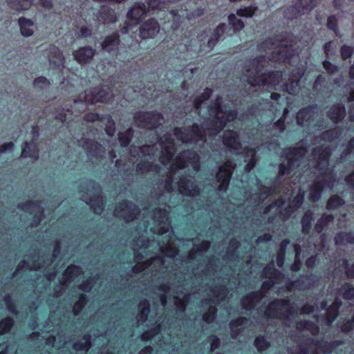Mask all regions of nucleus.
Here are the masks:
<instances>
[{
    "mask_svg": "<svg viewBox=\"0 0 354 354\" xmlns=\"http://www.w3.org/2000/svg\"><path fill=\"white\" fill-rule=\"evenodd\" d=\"M82 147L86 151L88 156L95 158H98L100 154L104 152V147L97 141L91 138L83 139Z\"/></svg>",
    "mask_w": 354,
    "mask_h": 354,
    "instance_id": "nucleus-20",
    "label": "nucleus"
},
{
    "mask_svg": "<svg viewBox=\"0 0 354 354\" xmlns=\"http://www.w3.org/2000/svg\"><path fill=\"white\" fill-rule=\"evenodd\" d=\"M261 276L265 279L279 280L282 278L283 273L275 268L273 263H270L263 268Z\"/></svg>",
    "mask_w": 354,
    "mask_h": 354,
    "instance_id": "nucleus-30",
    "label": "nucleus"
},
{
    "mask_svg": "<svg viewBox=\"0 0 354 354\" xmlns=\"http://www.w3.org/2000/svg\"><path fill=\"white\" fill-rule=\"evenodd\" d=\"M289 243L288 239H283L281 243L280 250L277 255V264L280 268L284 264L286 248Z\"/></svg>",
    "mask_w": 354,
    "mask_h": 354,
    "instance_id": "nucleus-52",
    "label": "nucleus"
},
{
    "mask_svg": "<svg viewBox=\"0 0 354 354\" xmlns=\"http://www.w3.org/2000/svg\"><path fill=\"white\" fill-rule=\"evenodd\" d=\"M18 24L20 28L21 34L25 37H28L32 35L34 31L32 27L34 26L33 20L21 17L18 19Z\"/></svg>",
    "mask_w": 354,
    "mask_h": 354,
    "instance_id": "nucleus-31",
    "label": "nucleus"
},
{
    "mask_svg": "<svg viewBox=\"0 0 354 354\" xmlns=\"http://www.w3.org/2000/svg\"><path fill=\"white\" fill-rule=\"evenodd\" d=\"M328 177H322V180H315L310 187L309 198L312 202H317L324 189L326 179Z\"/></svg>",
    "mask_w": 354,
    "mask_h": 354,
    "instance_id": "nucleus-28",
    "label": "nucleus"
},
{
    "mask_svg": "<svg viewBox=\"0 0 354 354\" xmlns=\"http://www.w3.org/2000/svg\"><path fill=\"white\" fill-rule=\"evenodd\" d=\"M264 297L265 292L263 290L251 291L241 298V306L245 310H251L254 308Z\"/></svg>",
    "mask_w": 354,
    "mask_h": 354,
    "instance_id": "nucleus-19",
    "label": "nucleus"
},
{
    "mask_svg": "<svg viewBox=\"0 0 354 354\" xmlns=\"http://www.w3.org/2000/svg\"><path fill=\"white\" fill-rule=\"evenodd\" d=\"M21 156L23 158H29L37 160L39 156V150L37 142L32 139L30 141H26L22 144Z\"/></svg>",
    "mask_w": 354,
    "mask_h": 354,
    "instance_id": "nucleus-25",
    "label": "nucleus"
},
{
    "mask_svg": "<svg viewBox=\"0 0 354 354\" xmlns=\"http://www.w3.org/2000/svg\"><path fill=\"white\" fill-rule=\"evenodd\" d=\"M318 0H297L293 5L285 8L283 14L288 19H297L310 12L317 5Z\"/></svg>",
    "mask_w": 354,
    "mask_h": 354,
    "instance_id": "nucleus-9",
    "label": "nucleus"
},
{
    "mask_svg": "<svg viewBox=\"0 0 354 354\" xmlns=\"http://www.w3.org/2000/svg\"><path fill=\"white\" fill-rule=\"evenodd\" d=\"M354 53V48L347 45H343L340 48V54L343 60H346L351 57Z\"/></svg>",
    "mask_w": 354,
    "mask_h": 354,
    "instance_id": "nucleus-64",
    "label": "nucleus"
},
{
    "mask_svg": "<svg viewBox=\"0 0 354 354\" xmlns=\"http://www.w3.org/2000/svg\"><path fill=\"white\" fill-rule=\"evenodd\" d=\"M160 30L158 21L154 18L149 19L143 22L139 28V35L142 39L153 38Z\"/></svg>",
    "mask_w": 354,
    "mask_h": 354,
    "instance_id": "nucleus-17",
    "label": "nucleus"
},
{
    "mask_svg": "<svg viewBox=\"0 0 354 354\" xmlns=\"http://www.w3.org/2000/svg\"><path fill=\"white\" fill-rule=\"evenodd\" d=\"M326 79L323 75H318L313 84V89L317 91H322L326 88Z\"/></svg>",
    "mask_w": 354,
    "mask_h": 354,
    "instance_id": "nucleus-61",
    "label": "nucleus"
},
{
    "mask_svg": "<svg viewBox=\"0 0 354 354\" xmlns=\"http://www.w3.org/2000/svg\"><path fill=\"white\" fill-rule=\"evenodd\" d=\"M160 170L158 165L155 164L153 162L144 160L138 162L136 165V171L139 173H144L145 171H158Z\"/></svg>",
    "mask_w": 354,
    "mask_h": 354,
    "instance_id": "nucleus-45",
    "label": "nucleus"
},
{
    "mask_svg": "<svg viewBox=\"0 0 354 354\" xmlns=\"http://www.w3.org/2000/svg\"><path fill=\"white\" fill-rule=\"evenodd\" d=\"M191 165L195 170L200 167V157L193 149H187L180 152L174 159V165L178 169H183Z\"/></svg>",
    "mask_w": 354,
    "mask_h": 354,
    "instance_id": "nucleus-13",
    "label": "nucleus"
},
{
    "mask_svg": "<svg viewBox=\"0 0 354 354\" xmlns=\"http://www.w3.org/2000/svg\"><path fill=\"white\" fill-rule=\"evenodd\" d=\"M3 302L5 303L6 306V308L8 309V310L14 314V315H18L19 314V311L17 308V305L15 304V302L14 301V300L12 299V297L10 296V295L9 294H7L3 299Z\"/></svg>",
    "mask_w": 354,
    "mask_h": 354,
    "instance_id": "nucleus-58",
    "label": "nucleus"
},
{
    "mask_svg": "<svg viewBox=\"0 0 354 354\" xmlns=\"http://www.w3.org/2000/svg\"><path fill=\"white\" fill-rule=\"evenodd\" d=\"M254 346L259 353H263L270 346V342L263 335H258L254 340Z\"/></svg>",
    "mask_w": 354,
    "mask_h": 354,
    "instance_id": "nucleus-47",
    "label": "nucleus"
},
{
    "mask_svg": "<svg viewBox=\"0 0 354 354\" xmlns=\"http://www.w3.org/2000/svg\"><path fill=\"white\" fill-rule=\"evenodd\" d=\"M174 133L178 140L183 142L197 143L199 141L205 142L207 140L205 130L197 123L192 124L185 131L182 128L175 127Z\"/></svg>",
    "mask_w": 354,
    "mask_h": 354,
    "instance_id": "nucleus-6",
    "label": "nucleus"
},
{
    "mask_svg": "<svg viewBox=\"0 0 354 354\" xmlns=\"http://www.w3.org/2000/svg\"><path fill=\"white\" fill-rule=\"evenodd\" d=\"M214 292L215 294L213 299H206L203 300V302L205 305H209L210 304H218L225 299L228 290L225 285L221 284L216 287ZM217 313L218 309L216 305H209L207 310L203 314V321L207 324L214 323L216 318Z\"/></svg>",
    "mask_w": 354,
    "mask_h": 354,
    "instance_id": "nucleus-5",
    "label": "nucleus"
},
{
    "mask_svg": "<svg viewBox=\"0 0 354 354\" xmlns=\"http://www.w3.org/2000/svg\"><path fill=\"white\" fill-rule=\"evenodd\" d=\"M342 296L344 299L350 300L354 297V287L350 283H345L341 288Z\"/></svg>",
    "mask_w": 354,
    "mask_h": 354,
    "instance_id": "nucleus-57",
    "label": "nucleus"
},
{
    "mask_svg": "<svg viewBox=\"0 0 354 354\" xmlns=\"http://www.w3.org/2000/svg\"><path fill=\"white\" fill-rule=\"evenodd\" d=\"M248 322V319L245 317H238L237 318L231 319L229 322V327L230 331H234V328H238L239 326L245 325Z\"/></svg>",
    "mask_w": 354,
    "mask_h": 354,
    "instance_id": "nucleus-62",
    "label": "nucleus"
},
{
    "mask_svg": "<svg viewBox=\"0 0 354 354\" xmlns=\"http://www.w3.org/2000/svg\"><path fill=\"white\" fill-rule=\"evenodd\" d=\"M266 57L259 55L251 60L250 66L244 68L247 83L252 87L266 86L271 90L276 89L282 80L283 71L270 70L261 73L264 68Z\"/></svg>",
    "mask_w": 354,
    "mask_h": 354,
    "instance_id": "nucleus-1",
    "label": "nucleus"
},
{
    "mask_svg": "<svg viewBox=\"0 0 354 354\" xmlns=\"http://www.w3.org/2000/svg\"><path fill=\"white\" fill-rule=\"evenodd\" d=\"M83 120L88 122H112L113 125H114V121L111 114H100L95 112H88L86 113L83 116Z\"/></svg>",
    "mask_w": 354,
    "mask_h": 354,
    "instance_id": "nucleus-29",
    "label": "nucleus"
},
{
    "mask_svg": "<svg viewBox=\"0 0 354 354\" xmlns=\"http://www.w3.org/2000/svg\"><path fill=\"white\" fill-rule=\"evenodd\" d=\"M15 321L12 317L7 316L0 321V335L8 333L14 326Z\"/></svg>",
    "mask_w": 354,
    "mask_h": 354,
    "instance_id": "nucleus-49",
    "label": "nucleus"
},
{
    "mask_svg": "<svg viewBox=\"0 0 354 354\" xmlns=\"http://www.w3.org/2000/svg\"><path fill=\"white\" fill-rule=\"evenodd\" d=\"M339 309L330 304L326 309V321L327 324H332L338 317Z\"/></svg>",
    "mask_w": 354,
    "mask_h": 354,
    "instance_id": "nucleus-55",
    "label": "nucleus"
},
{
    "mask_svg": "<svg viewBox=\"0 0 354 354\" xmlns=\"http://www.w3.org/2000/svg\"><path fill=\"white\" fill-rule=\"evenodd\" d=\"M138 206L131 201L123 199L115 207L114 215L121 218L125 222L133 221L140 214Z\"/></svg>",
    "mask_w": 354,
    "mask_h": 354,
    "instance_id": "nucleus-11",
    "label": "nucleus"
},
{
    "mask_svg": "<svg viewBox=\"0 0 354 354\" xmlns=\"http://www.w3.org/2000/svg\"><path fill=\"white\" fill-rule=\"evenodd\" d=\"M227 19L234 32H240L245 26L244 22L241 19H238L234 14H230Z\"/></svg>",
    "mask_w": 354,
    "mask_h": 354,
    "instance_id": "nucleus-50",
    "label": "nucleus"
},
{
    "mask_svg": "<svg viewBox=\"0 0 354 354\" xmlns=\"http://www.w3.org/2000/svg\"><path fill=\"white\" fill-rule=\"evenodd\" d=\"M326 26L328 30L333 31L336 36L340 37L338 21L335 15H330L327 19Z\"/></svg>",
    "mask_w": 354,
    "mask_h": 354,
    "instance_id": "nucleus-54",
    "label": "nucleus"
},
{
    "mask_svg": "<svg viewBox=\"0 0 354 354\" xmlns=\"http://www.w3.org/2000/svg\"><path fill=\"white\" fill-rule=\"evenodd\" d=\"M88 185L90 190L98 192L97 194H93L89 198V201L86 202L87 204L93 209L95 214L100 215L104 211L105 206V200L102 194V188L100 185L94 180H89Z\"/></svg>",
    "mask_w": 354,
    "mask_h": 354,
    "instance_id": "nucleus-14",
    "label": "nucleus"
},
{
    "mask_svg": "<svg viewBox=\"0 0 354 354\" xmlns=\"http://www.w3.org/2000/svg\"><path fill=\"white\" fill-rule=\"evenodd\" d=\"M240 245L239 241L236 239H232L229 242V246L227 250L228 256L234 257H237V250Z\"/></svg>",
    "mask_w": 354,
    "mask_h": 354,
    "instance_id": "nucleus-59",
    "label": "nucleus"
},
{
    "mask_svg": "<svg viewBox=\"0 0 354 354\" xmlns=\"http://www.w3.org/2000/svg\"><path fill=\"white\" fill-rule=\"evenodd\" d=\"M223 145L231 151H236L241 147L238 133L233 130H226L223 135Z\"/></svg>",
    "mask_w": 354,
    "mask_h": 354,
    "instance_id": "nucleus-24",
    "label": "nucleus"
},
{
    "mask_svg": "<svg viewBox=\"0 0 354 354\" xmlns=\"http://www.w3.org/2000/svg\"><path fill=\"white\" fill-rule=\"evenodd\" d=\"M314 344L321 349L324 354H329L334 349L343 344L342 340H333L330 342H326L321 345V342L319 340L313 342Z\"/></svg>",
    "mask_w": 354,
    "mask_h": 354,
    "instance_id": "nucleus-35",
    "label": "nucleus"
},
{
    "mask_svg": "<svg viewBox=\"0 0 354 354\" xmlns=\"http://www.w3.org/2000/svg\"><path fill=\"white\" fill-rule=\"evenodd\" d=\"M41 201L27 200L24 203H19L17 207L24 212L30 213V210L39 209L32 216V223L35 226L40 225L44 218V210L41 207Z\"/></svg>",
    "mask_w": 354,
    "mask_h": 354,
    "instance_id": "nucleus-15",
    "label": "nucleus"
},
{
    "mask_svg": "<svg viewBox=\"0 0 354 354\" xmlns=\"http://www.w3.org/2000/svg\"><path fill=\"white\" fill-rule=\"evenodd\" d=\"M228 120H226L224 116H219L216 114L214 119L211 121V124L213 128L212 130L215 134L219 133L226 127Z\"/></svg>",
    "mask_w": 354,
    "mask_h": 354,
    "instance_id": "nucleus-44",
    "label": "nucleus"
},
{
    "mask_svg": "<svg viewBox=\"0 0 354 354\" xmlns=\"http://www.w3.org/2000/svg\"><path fill=\"white\" fill-rule=\"evenodd\" d=\"M345 203L344 198L338 194L331 195L326 202V208L328 210H335Z\"/></svg>",
    "mask_w": 354,
    "mask_h": 354,
    "instance_id": "nucleus-41",
    "label": "nucleus"
},
{
    "mask_svg": "<svg viewBox=\"0 0 354 354\" xmlns=\"http://www.w3.org/2000/svg\"><path fill=\"white\" fill-rule=\"evenodd\" d=\"M335 219V216L331 214H323L322 216L317 221L314 230L319 234L322 232L324 229L329 223H332Z\"/></svg>",
    "mask_w": 354,
    "mask_h": 354,
    "instance_id": "nucleus-37",
    "label": "nucleus"
},
{
    "mask_svg": "<svg viewBox=\"0 0 354 354\" xmlns=\"http://www.w3.org/2000/svg\"><path fill=\"white\" fill-rule=\"evenodd\" d=\"M180 193L185 196L195 197L200 195L201 190L194 181L183 176L178 181Z\"/></svg>",
    "mask_w": 354,
    "mask_h": 354,
    "instance_id": "nucleus-18",
    "label": "nucleus"
},
{
    "mask_svg": "<svg viewBox=\"0 0 354 354\" xmlns=\"http://www.w3.org/2000/svg\"><path fill=\"white\" fill-rule=\"evenodd\" d=\"M10 9L16 11L29 10L33 3V0H6Z\"/></svg>",
    "mask_w": 354,
    "mask_h": 354,
    "instance_id": "nucleus-34",
    "label": "nucleus"
},
{
    "mask_svg": "<svg viewBox=\"0 0 354 354\" xmlns=\"http://www.w3.org/2000/svg\"><path fill=\"white\" fill-rule=\"evenodd\" d=\"M95 50L91 46H84L73 53L75 59L80 64H88L93 57Z\"/></svg>",
    "mask_w": 354,
    "mask_h": 354,
    "instance_id": "nucleus-23",
    "label": "nucleus"
},
{
    "mask_svg": "<svg viewBox=\"0 0 354 354\" xmlns=\"http://www.w3.org/2000/svg\"><path fill=\"white\" fill-rule=\"evenodd\" d=\"M296 328L298 330H308L313 335H317L319 332V326L315 322L307 319L297 322Z\"/></svg>",
    "mask_w": 354,
    "mask_h": 354,
    "instance_id": "nucleus-32",
    "label": "nucleus"
},
{
    "mask_svg": "<svg viewBox=\"0 0 354 354\" xmlns=\"http://www.w3.org/2000/svg\"><path fill=\"white\" fill-rule=\"evenodd\" d=\"M234 168L235 164L230 159L218 165L216 180L218 183L217 189L219 192H225L228 189Z\"/></svg>",
    "mask_w": 354,
    "mask_h": 354,
    "instance_id": "nucleus-10",
    "label": "nucleus"
},
{
    "mask_svg": "<svg viewBox=\"0 0 354 354\" xmlns=\"http://www.w3.org/2000/svg\"><path fill=\"white\" fill-rule=\"evenodd\" d=\"M149 9L168 12L173 17L172 28L177 29L185 19H190L189 10L182 0H146Z\"/></svg>",
    "mask_w": 354,
    "mask_h": 354,
    "instance_id": "nucleus-2",
    "label": "nucleus"
},
{
    "mask_svg": "<svg viewBox=\"0 0 354 354\" xmlns=\"http://www.w3.org/2000/svg\"><path fill=\"white\" fill-rule=\"evenodd\" d=\"M302 75L299 72H292L284 84L285 90L290 95L297 93Z\"/></svg>",
    "mask_w": 354,
    "mask_h": 354,
    "instance_id": "nucleus-27",
    "label": "nucleus"
},
{
    "mask_svg": "<svg viewBox=\"0 0 354 354\" xmlns=\"http://www.w3.org/2000/svg\"><path fill=\"white\" fill-rule=\"evenodd\" d=\"M88 301L86 295L80 293L77 296V301L74 304L73 313L75 316L80 315Z\"/></svg>",
    "mask_w": 354,
    "mask_h": 354,
    "instance_id": "nucleus-42",
    "label": "nucleus"
},
{
    "mask_svg": "<svg viewBox=\"0 0 354 354\" xmlns=\"http://www.w3.org/2000/svg\"><path fill=\"white\" fill-rule=\"evenodd\" d=\"M297 310L290 304L288 298L274 299L266 306L263 315L267 318L285 319L291 320V316L297 315Z\"/></svg>",
    "mask_w": 354,
    "mask_h": 354,
    "instance_id": "nucleus-3",
    "label": "nucleus"
},
{
    "mask_svg": "<svg viewBox=\"0 0 354 354\" xmlns=\"http://www.w3.org/2000/svg\"><path fill=\"white\" fill-rule=\"evenodd\" d=\"M313 220V213L310 210L305 212L301 218V232L304 234H308L312 227V221Z\"/></svg>",
    "mask_w": 354,
    "mask_h": 354,
    "instance_id": "nucleus-39",
    "label": "nucleus"
},
{
    "mask_svg": "<svg viewBox=\"0 0 354 354\" xmlns=\"http://www.w3.org/2000/svg\"><path fill=\"white\" fill-rule=\"evenodd\" d=\"M307 149L304 146L289 147L285 148L281 156L287 160V163L281 162L279 165V175L285 176L290 174L299 166L300 160L305 156Z\"/></svg>",
    "mask_w": 354,
    "mask_h": 354,
    "instance_id": "nucleus-4",
    "label": "nucleus"
},
{
    "mask_svg": "<svg viewBox=\"0 0 354 354\" xmlns=\"http://www.w3.org/2000/svg\"><path fill=\"white\" fill-rule=\"evenodd\" d=\"M225 29V24H220L218 26H217L207 41L208 48H209L211 50L214 48V47L220 40L222 35L224 34Z\"/></svg>",
    "mask_w": 354,
    "mask_h": 354,
    "instance_id": "nucleus-33",
    "label": "nucleus"
},
{
    "mask_svg": "<svg viewBox=\"0 0 354 354\" xmlns=\"http://www.w3.org/2000/svg\"><path fill=\"white\" fill-rule=\"evenodd\" d=\"M160 330V324H157L153 328L145 331L141 335L140 339L143 342H148L151 340L156 335Z\"/></svg>",
    "mask_w": 354,
    "mask_h": 354,
    "instance_id": "nucleus-56",
    "label": "nucleus"
},
{
    "mask_svg": "<svg viewBox=\"0 0 354 354\" xmlns=\"http://www.w3.org/2000/svg\"><path fill=\"white\" fill-rule=\"evenodd\" d=\"M336 245H343L346 243H354V233L353 232H339L335 236Z\"/></svg>",
    "mask_w": 354,
    "mask_h": 354,
    "instance_id": "nucleus-38",
    "label": "nucleus"
},
{
    "mask_svg": "<svg viewBox=\"0 0 354 354\" xmlns=\"http://www.w3.org/2000/svg\"><path fill=\"white\" fill-rule=\"evenodd\" d=\"M312 115L311 111L308 108H304L300 109L297 115V120L299 124L301 125L305 122H310Z\"/></svg>",
    "mask_w": 354,
    "mask_h": 354,
    "instance_id": "nucleus-53",
    "label": "nucleus"
},
{
    "mask_svg": "<svg viewBox=\"0 0 354 354\" xmlns=\"http://www.w3.org/2000/svg\"><path fill=\"white\" fill-rule=\"evenodd\" d=\"M340 330L342 333H348L354 330V311L351 317L348 319L340 326Z\"/></svg>",
    "mask_w": 354,
    "mask_h": 354,
    "instance_id": "nucleus-60",
    "label": "nucleus"
},
{
    "mask_svg": "<svg viewBox=\"0 0 354 354\" xmlns=\"http://www.w3.org/2000/svg\"><path fill=\"white\" fill-rule=\"evenodd\" d=\"M340 131V127H335L333 129H330L323 131L321 133L320 137L323 140L332 141L337 138V136L339 134Z\"/></svg>",
    "mask_w": 354,
    "mask_h": 354,
    "instance_id": "nucleus-51",
    "label": "nucleus"
},
{
    "mask_svg": "<svg viewBox=\"0 0 354 354\" xmlns=\"http://www.w3.org/2000/svg\"><path fill=\"white\" fill-rule=\"evenodd\" d=\"M293 55L294 54L292 51L287 48L281 49L278 51H274L272 53V56L274 58H276L279 62L283 63L289 62L292 59Z\"/></svg>",
    "mask_w": 354,
    "mask_h": 354,
    "instance_id": "nucleus-46",
    "label": "nucleus"
},
{
    "mask_svg": "<svg viewBox=\"0 0 354 354\" xmlns=\"http://www.w3.org/2000/svg\"><path fill=\"white\" fill-rule=\"evenodd\" d=\"M147 12V8L143 2H135L127 12V17L129 20L139 24Z\"/></svg>",
    "mask_w": 354,
    "mask_h": 354,
    "instance_id": "nucleus-21",
    "label": "nucleus"
},
{
    "mask_svg": "<svg viewBox=\"0 0 354 354\" xmlns=\"http://www.w3.org/2000/svg\"><path fill=\"white\" fill-rule=\"evenodd\" d=\"M96 17L104 25L115 24L118 20L115 10L106 5L100 6Z\"/></svg>",
    "mask_w": 354,
    "mask_h": 354,
    "instance_id": "nucleus-22",
    "label": "nucleus"
},
{
    "mask_svg": "<svg viewBox=\"0 0 354 354\" xmlns=\"http://www.w3.org/2000/svg\"><path fill=\"white\" fill-rule=\"evenodd\" d=\"M113 99V94L109 89H105L100 87L98 89H94L85 94L84 99L80 97L74 100V103L81 102L82 104H95L97 102L109 103Z\"/></svg>",
    "mask_w": 354,
    "mask_h": 354,
    "instance_id": "nucleus-12",
    "label": "nucleus"
},
{
    "mask_svg": "<svg viewBox=\"0 0 354 354\" xmlns=\"http://www.w3.org/2000/svg\"><path fill=\"white\" fill-rule=\"evenodd\" d=\"M82 273V269L80 266L71 264L64 270L63 275L66 281H71L77 277Z\"/></svg>",
    "mask_w": 354,
    "mask_h": 354,
    "instance_id": "nucleus-40",
    "label": "nucleus"
},
{
    "mask_svg": "<svg viewBox=\"0 0 354 354\" xmlns=\"http://www.w3.org/2000/svg\"><path fill=\"white\" fill-rule=\"evenodd\" d=\"M50 81L44 76H39L36 77L33 81L35 87L39 89H43L50 85Z\"/></svg>",
    "mask_w": 354,
    "mask_h": 354,
    "instance_id": "nucleus-63",
    "label": "nucleus"
},
{
    "mask_svg": "<svg viewBox=\"0 0 354 354\" xmlns=\"http://www.w3.org/2000/svg\"><path fill=\"white\" fill-rule=\"evenodd\" d=\"M257 6L255 5H250L248 6L241 7L236 10V14L240 17L251 18L257 11Z\"/></svg>",
    "mask_w": 354,
    "mask_h": 354,
    "instance_id": "nucleus-48",
    "label": "nucleus"
},
{
    "mask_svg": "<svg viewBox=\"0 0 354 354\" xmlns=\"http://www.w3.org/2000/svg\"><path fill=\"white\" fill-rule=\"evenodd\" d=\"M313 154L316 162V169L321 171L320 177H329L332 174V169L329 168L330 159L332 156V150L329 146H319L313 151Z\"/></svg>",
    "mask_w": 354,
    "mask_h": 354,
    "instance_id": "nucleus-7",
    "label": "nucleus"
},
{
    "mask_svg": "<svg viewBox=\"0 0 354 354\" xmlns=\"http://www.w3.org/2000/svg\"><path fill=\"white\" fill-rule=\"evenodd\" d=\"M91 337L89 334H84L82 339H79L73 344V348L75 351H86L91 346Z\"/></svg>",
    "mask_w": 354,
    "mask_h": 354,
    "instance_id": "nucleus-36",
    "label": "nucleus"
},
{
    "mask_svg": "<svg viewBox=\"0 0 354 354\" xmlns=\"http://www.w3.org/2000/svg\"><path fill=\"white\" fill-rule=\"evenodd\" d=\"M327 116L335 124L342 122L346 116V109L343 104L336 103L329 109Z\"/></svg>",
    "mask_w": 354,
    "mask_h": 354,
    "instance_id": "nucleus-26",
    "label": "nucleus"
},
{
    "mask_svg": "<svg viewBox=\"0 0 354 354\" xmlns=\"http://www.w3.org/2000/svg\"><path fill=\"white\" fill-rule=\"evenodd\" d=\"M120 35L118 30L104 37L101 46L102 50L110 55H117L120 45Z\"/></svg>",
    "mask_w": 354,
    "mask_h": 354,
    "instance_id": "nucleus-16",
    "label": "nucleus"
},
{
    "mask_svg": "<svg viewBox=\"0 0 354 354\" xmlns=\"http://www.w3.org/2000/svg\"><path fill=\"white\" fill-rule=\"evenodd\" d=\"M133 120L139 127L153 130L159 127L163 115L157 111H140L134 115Z\"/></svg>",
    "mask_w": 354,
    "mask_h": 354,
    "instance_id": "nucleus-8",
    "label": "nucleus"
},
{
    "mask_svg": "<svg viewBox=\"0 0 354 354\" xmlns=\"http://www.w3.org/2000/svg\"><path fill=\"white\" fill-rule=\"evenodd\" d=\"M133 129L131 127L118 134V141L122 147H127L131 142L133 136Z\"/></svg>",
    "mask_w": 354,
    "mask_h": 354,
    "instance_id": "nucleus-43",
    "label": "nucleus"
}]
</instances>
